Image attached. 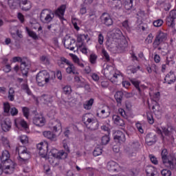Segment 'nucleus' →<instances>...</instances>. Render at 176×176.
Returning <instances> with one entry per match:
<instances>
[{"label": "nucleus", "instance_id": "f257e3e1", "mask_svg": "<svg viewBox=\"0 0 176 176\" xmlns=\"http://www.w3.org/2000/svg\"><path fill=\"white\" fill-rule=\"evenodd\" d=\"M10 157V154H9V151L6 150L3 151L1 157V162L5 164V170H10L9 171H5L6 174H12L14 170V162H13Z\"/></svg>", "mask_w": 176, "mask_h": 176}, {"label": "nucleus", "instance_id": "f03ea898", "mask_svg": "<svg viewBox=\"0 0 176 176\" xmlns=\"http://www.w3.org/2000/svg\"><path fill=\"white\" fill-rule=\"evenodd\" d=\"M56 75L54 77H50V74L46 70H43L38 72L36 76V80L38 85L41 87L45 86L46 83H50L51 80H54Z\"/></svg>", "mask_w": 176, "mask_h": 176}, {"label": "nucleus", "instance_id": "7ed1b4c3", "mask_svg": "<svg viewBox=\"0 0 176 176\" xmlns=\"http://www.w3.org/2000/svg\"><path fill=\"white\" fill-rule=\"evenodd\" d=\"M168 155V152H167V149L164 148L161 153L162 163L166 167H168L170 170H172L173 171H176V156H174L172 158V160H170L167 157Z\"/></svg>", "mask_w": 176, "mask_h": 176}, {"label": "nucleus", "instance_id": "20e7f679", "mask_svg": "<svg viewBox=\"0 0 176 176\" xmlns=\"http://www.w3.org/2000/svg\"><path fill=\"white\" fill-rule=\"evenodd\" d=\"M48 162L50 164H54V162H56V159H67V156H68V153H65L64 151H61L58 152L57 149H52L49 153Z\"/></svg>", "mask_w": 176, "mask_h": 176}, {"label": "nucleus", "instance_id": "39448f33", "mask_svg": "<svg viewBox=\"0 0 176 176\" xmlns=\"http://www.w3.org/2000/svg\"><path fill=\"white\" fill-rule=\"evenodd\" d=\"M53 19H54V13H53L51 10L44 9L41 11L40 14L41 23L49 24V23L53 21Z\"/></svg>", "mask_w": 176, "mask_h": 176}, {"label": "nucleus", "instance_id": "423d86ee", "mask_svg": "<svg viewBox=\"0 0 176 176\" xmlns=\"http://www.w3.org/2000/svg\"><path fill=\"white\" fill-rule=\"evenodd\" d=\"M167 41V34L160 32L157 34L155 38L153 43V49H157V50H162V47H159L162 43H164Z\"/></svg>", "mask_w": 176, "mask_h": 176}, {"label": "nucleus", "instance_id": "0eeeda50", "mask_svg": "<svg viewBox=\"0 0 176 176\" xmlns=\"http://www.w3.org/2000/svg\"><path fill=\"white\" fill-rule=\"evenodd\" d=\"M162 140L163 141H167L170 144L174 142V137L173 136V131L174 129L171 126H168V127H162Z\"/></svg>", "mask_w": 176, "mask_h": 176}, {"label": "nucleus", "instance_id": "6e6552de", "mask_svg": "<svg viewBox=\"0 0 176 176\" xmlns=\"http://www.w3.org/2000/svg\"><path fill=\"white\" fill-rule=\"evenodd\" d=\"M16 151L19 153V159L23 162H27L31 157V153L28 151L27 147L24 146L17 147Z\"/></svg>", "mask_w": 176, "mask_h": 176}, {"label": "nucleus", "instance_id": "1a4fd4ad", "mask_svg": "<svg viewBox=\"0 0 176 176\" xmlns=\"http://www.w3.org/2000/svg\"><path fill=\"white\" fill-rule=\"evenodd\" d=\"M47 143L41 142L40 144H37V149L41 157H47Z\"/></svg>", "mask_w": 176, "mask_h": 176}, {"label": "nucleus", "instance_id": "9d476101", "mask_svg": "<svg viewBox=\"0 0 176 176\" xmlns=\"http://www.w3.org/2000/svg\"><path fill=\"white\" fill-rule=\"evenodd\" d=\"M100 19L102 23L107 27H111V25L113 24V21L112 20V18H111V15L107 12H104Z\"/></svg>", "mask_w": 176, "mask_h": 176}, {"label": "nucleus", "instance_id": "9b49d317", "mask_svg": "<svg viewBox=\"0 0 176 176\" xmlns=\"http://www.w3.org/2000/svg\"><path fill=\"white\" fill-rule=\"evenodd\" d=\"M75 42V39L71 38V36H67L65 37L64 46L66 47V49H69V50H74Z\"/></svg>", "mask_w": 176, "mask_h": 176}, {"label": "nucleus", "instance_id": "f8f14e48", "mask_svg": "<svg viewBox=\"0 0 176 176\" xmlns=\"http://www.w3.org/2000/svg\"><path fill=\"white\" fill-rule=\"evenodd\" d=\"M157 142V136L152 133H148L146 136V144L148 145V146H151V145H155Z\"/></svg>", "mask_w": 176, "mask_h": 176}, {"label": "nucleus", "instance_id": "ddd939ff", "mask_svg": "<svg viewBox=\"0 0 176 176\" xmlns=\"http://www.w3.org/2000/svg\"><path fill=\"white\" fill-rule=\"evenodd\" d=\"M45 122L46 120H45V118H43V116L42 115H37L33 118V124L38 127L45 126Z\"/></svg>", "mask_w": 176, "mask_h": 176}, {"label": "nucleus", "instance_id": "4468645a", "mask_svg": "<svg viewBox=\"0 0 176 176\" xmlns=\"http://www.w3.org/2000/svg\"><path fill=\"white\" fill-rule=\"evenodd\" d=\"M12 128V121L10 118H7L4 120L3 122L1 123V129L6 133L9 131Z\"/></svg>", "mask_w": 176, "mask_h": 176}, {"label": "nucleus", "instance_id": "2eb2a0df", "mask_svg": "<svg viewBox=\"0 0 176 176\" xmlns=\"http://www.w3.org/2000/svg\"><path fill=\"white\" fill-rule=\"evenodd\" d=\"M114 140L116 141H118L120 144H122V142H124L126 141V136L124 135V133L120 131H117L115 135H114Z\"/></svg>", "mask_w": 176, "mask_h": 176}, {"label": "nucleus", "instance_id": "dca6fc26", "mask_svg": "<svg viewBox=\"0 0 176 176\" xmlns=\"http://www.w3.org/2000/svg\"><path fill=\"white\" fill-rule=\"evenodd\" d=\"M30 65L27 62L22 60L21 62L20 69L22 72L23 75L27 76L28 75V70L30 69Z\"/></svg>", "mask_w": 176, "mask_h": 176}, {"label": "nucleus", "instance_id": "f3484780", "mask_svg": "<svg viewBox=\"0 0 176 176\" xmlns=\"http://www.w3.org/2000/svg\"><path fill=\"white\" fill-rule=\"evenodd\" d=\"M65 9H67V6L65 4L61 5L56 10H55L56 16H58L59 19H63V17H64V14L65 13Z\"/></svg>", "mask_w": 176, "mask_h": 176}, {"label": "nucleus", "instance_id": "a211bd4d", "mask_svg": "<svg viewBox=\"0 0 176 176\" xmlns=\"http://www.w3.org/2000/svg\"><path fill=\"white\" fill-rule=\"evenodd\" d=\"M175 74L174 73H168L164 78V83H168V85H171L175 82Z\"/></svg>", "mask_w": 176, "mask_h": 176}, {"label": "nucleus", "instance_id": "6ab92c4d", "mask_svg": "<svg viewBox=\"0 0 176 176\" xmlns=\"http://www.w3.org/2000/svg\"><path fill=\"white\" fill-rule=\"evenodd\" d=\"M43 135H44L45 138H47L50 141H57V135H56V134L53 133V132L50 131H45L43 132Z\"/></svg>", "mask_w": 176, "mask_h": 176}, {"label": "nucleus", "instance_id": "aec40b11", "mask_svg": "<svg viewBox=\"0 0 176 176\" xmlns=\"http://www.w3.org/2000/svg\"><path fill=\"white\" fill-rule=\"evenodd\" d=\"M146 176H157L158 175L156 168L153 167V166H146Z\"/></svg>", "mask_w": 176, "mask_h": 176}, {"label": "nucleus", "instance_id": "412c9836", "mask_svg": "<svg viewBox=\"0 0 176 176\" xmlns=\"http://www.w3.org/2000/svg\"><path fill=\"white\" fill-rule=\"evenodd\" d=\"M123 96H124V94L122 91H118L115 94L114 98L117 102L118 107H120V105H122V101L123 100Z\"/></svg>", "mask_w": 176, "mask_h": 176}, {"label": "nucleus", "instance_id": "4be33fe9", "mask_svg": "<svg viewBox=\"0 0 176 176\" xmlns=\"http://www.w3.org/2000/svg\"><path fill=\"white\" fill-rule=\"evenodd\" d=\"M90 113H85L82 116V121L83 122L84 124L87 127L90 123H91V120L94 119L93 118L90 117Z\"/></svg>", "mask_w": 176, "mask_h": 176}, {"label": "nucleus", "instance_id": "5701e85b", "mask_svg": "<svg viewBox=\"0 0 176 176\" xmlns=\"http://www.w3.org/2000/svg\"><path fill=\"white\" fill-rule=\"evenodd\" d=\"M107 168L109 171H116L118 170V163L114 161H109L107 163Z\"/></svg>", "mask_w": 176, "mask_h": 176}, {"label": "nucleus", "instance_id": "b1692460", "mask_svg": "<svg viewBox=\"0 0 176 176\" xmlns=\"http://www.w3.org/2000/svg\"><path fill=\"white\" fill-rule=\"evenodd\" d=\"M52 124H53L52 130L54 133H57V131H61L62 126H61V122H60V120H57L54 121Z\"/></svg>", "mask_w": 176, "mask_h": 176}, {"label": "nucleus", "instance_id": "393cba45", "mask_svg": "<svg viewBox=\"0 0 176 176\" xmlns=\"http://www.w3.org/2000/svg\"><path fill=\"white\" fill-rule=\"evenodd\" d=\"M113 120L114 121L115 124H117V126H123L124 124V121L118 115L113 116Z\"/></svg>", "mask_w": 176, "mask_h": 176}, {"label": "nucleus", "instance_id": "a878e982", "mask_svg": "<svg viewBox=\"0 0 176 176\" xmlns=\"http://www.w3.org/2000/svg\"><path fill=\"white\" fill-rule=\"evenodd\" d=\"M23 0H8V5L11 9H16L19 5L21 4Z\"/></svg>", "mask_w": 176, "mask_h": 176}, {"label": "nucleus", "instance_id": "bb28decb", "mask_svg": "<svg viewBox=\"0 0 176 176\" xmlns=\"http://www.w3.org/2000/svg\"><path fill=\"white\" fill-rule=\"evenodd\" d=\"M67 65H69V67L66 69L67 74H73L74 75H75V74H78V72H76V67H75L74 64L69 62V64Z\"/></svg>", "mask_w": 176, "mask_h": 176}, {"label": "nucleus", "instance_id": "cd10ccee", "mask_svg": "<svg viewBox=\"0 0 176 176\" xmlns=\"http://www.w3.org/2000/svg\"><path fill=\"white\" fill-rule=\"evenodd\" d=\"M99 126L98 121L94 118L89 124V129L92 131L97 130Z\"/></svg>", "mask_w": 176, "mask_h": 176}, {"label": "nucleus", "instance_id": "c85d7f7f", "mask_svg": "<svg viewBox=\"0 0 176 176\" xmlns=\"http://www.w3.org/2000/svg\"><path fill=\"white\" fill-rule=\"evenodd\" d=\"M23 6H21V4L20 5L21 7H22V10H25V12L30 10L31 9V4L27 1V0H23L21 1Z\"/></svg>", "mask_w": 176, "mask_h": 176}, {"label": "nucleus", "instance_id": "c756f323", "mask_svg": "<svg viewBox=\"0 0 176 176\" xmlns=\"http://www.w3.org/2000/svg\"><path fill=\"white\" fill-rule=\"evenodd\" d=\"M109 115V111L104 109L101 110L100 113H97V116H99V118H102V119H105L106 118H108Z\"/></svg>", "mask_w": 176, "mask_h": 176}, {"label": "nucleus", "instance_id": "7c9ffc66", "mask_svg": "<svg viewBox=\"0 0 176 176\" xmlns=\"http://www.w3.org/2000/svg\"><path fill=\"white\" fill-rule=\"evenodd\" d=\"M175 19H173V18H172L171 16H170V15H168L166 19V25H168V27H171L173 28V27L175 25Z\"/></svg>", "mask_w": 176, "mask_h": 176}, {"label": "nucleus", "instance_id": "2f4dec72", "mask_svg": "<svg viewBox=\"0 0 176 176\" xmlns=\"http://www.w3.org/2000/svg\"><path fill=\"white\" fill-rule=\"evenodd\" d=\"M26 31L29 36H30V38H32V39H34V41H38V39H39V37L34 31L30 30L28 28H26Z\"/></svg>", "mask_w": 176, "mask_h": 176}, {"label": "nucleus", "instance_id": "473e14b6", "mask_svg": "<svg viewBox=\"0 0 176 176\" xmlns=\"http://www.w3.org/2000/svg\"><path fill=\"white\" fill-rule=\"evenodd\" d=\"M64 64H67V65H69V60L64 57H62L60 58V60L58 62V65L60 68H64Z\"/></svg>", "mask_w": 176, "mask_h": 176}, {"label": "nucleus", "instance_id": "72a5a7b5", "mask_svg": "<svg viewBox=\"0 0 176 176\" xmlns=\"http://www.w3.org/2000/svg\"><path fill=\"white\" fill-rule=\"evenodd\" d=\"M124 6L126 10H130L133 8V0H124Z\"/></svg>", "mask_w": 176, "mask_h": 176}, {"label": "nucleus", "instance_id": "f704fd0d", "mask_svg": "<svg viewBox=\"0 0 176 176\" xmlns=\"http://www.w3.org/2000/svg\"><path fill=\"white\" fill-rule=\"evenodd\" d=\"M72 60L74 63H75V64H78L79 67H81V68H83V67H85V65L81 63L80 60L79 59V58H78L76 55H72Z\"/></svg>", "mask_w": 176, "mask_h": 176}, {"label": "nucleus", "instance_id": "c9c22d12", "mask_svg": "<svg viewBox=\"0 0 176 176\" xmlns=\"http://www.w3.org/2000/svg\"><path fill=\"white\" fill-rule=\"evenodd\" d=\"M127 46L128 43L127 40H126V38H123L122 40H121L118 45V47H120V49H121V50H124V49L127 47Z\"/></svg>", "mask_w": 176, "mask_h": 176}, {"label": "nucleus", "instance_id": "e433bc0d", "mask_svg": "<svg viewBox=\"0 0 176 176\" xmlns=\"http://www.w3.org/2000/svg\"><path fill=\"white\" fill-rule=\"evenodd\" d=\"M141 146V144H140V142H133L131 145V149L134 151V152H137V151H140V147Z\"/></svg>", "mask_w": 176, "mask_h": 176}, {"label": "nucleus", "instance_id": "4c0bfd02", "mask_svg": "<svg viewBox=\"0 0 176 176\" xmlns=\"http://www.w3.org/2000/svg\"><path fill=\"white\" fill-rule=\"evenodd\" d=\"M94 102V99L91 98L89 101L87 102V104H84L85 109H90Z\"/></svg>", "mask_w": 176, "mask_h": 176}, {"label": "nucleus", "instance_id": "58836bf2", "mask_svg": "<svg viewBox=\"0 0 176 176\" xmlns=\"http://www.w3.org/2000/svg\"><path fill=\"white\" fill-rule=\"evenodd\" d=\"M109 141H111V139L109 138V135H105L102 138V145H107Z\"/></svg>", "mask_w": 176, "mask_h": 176}, {"label": "nucleus", "instance_id": "ea45409f", "mask_svg": "<svg viewBox=\"0 0 176 176\" xmlns=\"http://www.w3.org/2000/svg\"><path fill=\"white\" fill-rule=\"evenodd\" d=\"M102 153V148L100 147H96L94 150L93 155L94 156H100Z\"/></svg>", "mask_w": 176, "mask_h": 176}, {"label": "nucleus", "instance_id": "a19ab883", "mask_svg": "<svg viewBox=\"0 0 176 176\" xmlns=\"http://www.w3.org/2000/svg\"><path fill=\"white\" fill-rule=\"evenodd\" d=\"M22 112L23 113V116L28 119V116H30V109L28 107H22Z\"/></svg>", "mask_w": 176, "mask_h": 176}, {"label": "nucleus", "instance_id": "79ce46f5", "mask_svg": "<svg viewBox=\"0 0 176 176\" xmlns=\"http://www.w3.org/2000/svg\"><path fill=\"white\" fill-rule=\"evenodd\" d=\"M20 141L23 145L28 144V137L25 135H23L20 137Z\"/></svg>", "mask_w": 176, "mask_h": 176}, {"label": "nucleus", "instance_id": "37998d69", "mask_svg": "<svg viewBox=\"0 0 176 176\" xmlns=\"http://www.w3.org/2000/svg\"><path fill=\"white\" fill-rule=\"evenodd\" d=\"M87 36L85 35V34H80L77 36V42L78 43H81L80 45H79V47H82L83 46V43H82V38H86Z\"/></svg>", "mask_w": 176, "mask_h": 176}, {"label": "nucleus", "instance_id": "c03bdc74", "mask_svg": "<svg viewBox=\"0 0 176 176\" xmlns=\"http://www.w3.org/2000/svg\"><path fill=\"white\" fill-rule=\"evenodd\" d=\"M3 109L5 113H9L10 111V104L9 102L3 103Z\"/></svg>", "mask_w": 176, "mask_h": 176}, {"label": "nucleus", "instance_id": "a18cd8bd", "mask_svg": "<svg viewBox=\"0 0 176 176\" xmlns=\"http://www.w3.org/2000/svg\"><path fill=\"white\" fill-rule=\"evenodd\" d=\"M122 27L124 28H126L127 31H130L131 28H130V23H129V20H125L122 23Z\"/></svg>", "mask_w": 176, "mask_h": 176}, {"label": "nucleus", "instance_id": "49530a36", "mask_svg": "<svg viewBox=\"0 0 176 176\" xmlns=\"http://www.w3.org/2000/svg\"><path fill=\"white\" fill-rule=\"evenodd\" d=\"M147 120L150 124H153V123H155V120H153V116H152V113H147Z\"/></svg>", "mask_w": 176, "mask_h": 176}, {"label": "nucleus", "instance_id": "de8ad7c7", "mask_svg": "<svg viewBox=\"0 0 176 176\" xmlns=\"http://www.w3.org/2000/svg\"><path fill=\"white\" fill-rule=\"evenodd\" d=\"M21 89L23 90H25L26 93L29 95L31 96V91L30 90V88L28 87V85L27 84H23L21 86Z\"/></svg>", "mask_w": 176, "mask_h": 176}, {"label": "nucleus", "instance_id": "09e8293b", "mask_svg": "<svg viewBox=\"0 0 176 176\" xmlns=\"http://www.w3.org/2000/svg\"><path fill=\"white\" fill-rule=\"evenodd\" d=\"M132 85L135 86V87L138 90V91H141V88H140V82L134 80H131Z\"/></svg>", "mask_w": 176, "mask_h": 176}, {"label": "nucleus", "instance_id": "8fccbe9b", "mask_svg": "<svg viewBox=\"0 0 176 176\" xmlns=\"http://www.w3.org/2000/svg\"><path fill=\"white\" fill-rule=\"evenodd\" d=\"M154 27H162L163 25V20L157 19L153 22Z\"/></svg>", "mask_w": 176, "mask_h": 176}, {"label": "nucleus", "instance_id": "3c124183", "mask_svg": "<svg viewBox=\"0 0 176 176\" xmlns=\"http://www.w3.org/2000/svg\"><path fill=\"white\" fill-rule=\"evenodd\" d=\"M89 61L91 64H96L97 61V56L96 54H91L89 56Z\"/></svg>", "mask_w": 176, "mask_h": 176}, {"label": "nucleus", "instance_id": "603ef678", "mask_svg": "<svg viewBox=\"0 0 176 176\" xmlns=\"http://www.w3.org/2000/svg\"><path fill=\"white\" fill-rule=\"evenodd\" d=\"M161 174L163 176H171V171L168 169H163L161 171Z\"/></svg>", "mask_w": 176, "mask_h": 176}, {"label": "nucleus", "instance_id": "864d4df0", "mask_svg": "<svg viewBox=\"0 0 176 176\" xmlns=\"http://www.w3.org/2000/svg\"><path fill=\"white\" fill-rule=\"evenodd\" d=\"M118 112L124 119H127V115L126 114V111L123 109H118Z\"/></svg>", "mask_w": 176, "mask_h": 176}, {"label": "nucleus", "instance_id": "5fc2aeb1", "mask_svg": "<svg viewBox=\"0 0 176 176\" xmlns=\"http://www.w3.org/2000/svg\"><path fill=\"white\" fill-rule=\"evenodd\" d=\"M40 60L43 64H50L49 58H47L45 56H41Z\"/></svg>", "mask_w": 176, "mask_h": 176}, {"label": "nucleus", "instance_id": "6e6d98bb", "mask_svg": "<svg viewBox=\"0 0 176 176\" xmlns=\"http://www.w3.org/2000/svg\"><path fill=\"white\" fill-rule=\"evenodd\" d=\"M89 19L91 20V21H94V20H96V19H97V16H96V12H89Z\"/></svg>", "mask_w": 176, "mask_h": 176}, {"label": "nucleus", "instance_id": "4d7b16f0", "mask_svg": "<svg viewBox=\"0 0 176 176\" xmlns=\"http://www.w3.org/2000/svg\"><path fill=\"white\" fill-rule=\"evenodd\" d=\"M10 113L12 116H16L19 113V110L16 107H12L10 109Z\"/></svg>", "mask_w": 176, "mask_h": 176}, {"label": "nucleus", "instance_id": "13d9d810", "mask_svg": "<svg viewBox=\"0 0 176 176\" xmlns=\"http://www.w3.org/2000/svg\"><path fill=\"white\" fill-rule=\"evenodd\" d=\"M151 162L153 164H157V158H156V157L153 155H149Z\"/></svg>", "mask_w": 176, "mask_h": 176}, {"label": "nucleus", "instance_id": "bf43d9fd", "mask_svg": "<svg viewBox=\"0 0 176 176\" xmlns=\"http://www.w3.org/2000/svg\"><path fill=\"white\" fill-rule=\"evenodd\" d=\"M63 90L65 94H69L71 93V87L65 86L63 88Z\"/></svg>", "mask_w": 176, "mask_h": 176}, {"label": "nucleus", "instance_id": "052dcab7", "mask_svg": "<svg viewBox=\"0 0 176 176\" xmlns=\"http://www.w3.org/2000/svg\"><path fill=\"white\" fill-rule=\"evenodd\" d=\"M42 100H43V101H44V102L45 104H47V102H50L51 98H50V96H49L47 95H44L42 97Z\"/></svg>", "mask_w": 176, "mask_h": 176}, {"label": "nucleus", "instance_id": "680f3d73", "mask_svg": "<svg viewBox=\"0 0 176 176\" xmlns=\"http://www.w3.org/2000/svg\"><path fill=\"white\" fill-rule=\"evenodd\" d=\"M102 53L104 57L106 58V60L110 61L111 59L109 58V54H108V52H107L105 50H102Z\"/></svg>", "mask_w": 176, "mask_h": 176}, {"label": "nucleus", "instance_id": "e2e57ef3", "mask_svg": "<svg viewBox=\"0 0 176 176\" xmlns=\"http://www.w3.org/2000/svg\"><path fill=\"white\" fill-rule=\"evenodd\" d=\"M119 76H120L119 74L115 73L113 75V78H111L110 80L112 82V83H115V82H117V79L119 78Z\"/></svg>", "mask_w": 176, "mask_h": 176}, {"label": "nucleus", "instance_id": "0e129e2a", "mask_svg": "<svg viewBox=\"0 0 176 176\" xmlns=\"http://www.w3.org/2000/svg\"><path fill=\"white\" fill-rule=\"evenodd\" d=\"M169 16L175 20V19H176V10H171L169 12Z\"/></svg>", "mask_w": 176, "mask_h": 176}, {"label": "nucleus", "instance_id": "69168bd1", "mask_svg": "<svg viewBox=\"0 0 176 176\" xmlns=\"http://www.w3.org/2000/svg\"><path fill=\"white\" fill-rule=\"evenodd\" d=\"M170 8H171V4L169 2L164 3V10H166V12H168V10H170Z\"/></svg>", "mask_w": 176, "mask_h": 176}, {"label": "nucleus", "instance_id": "338daca9", "mask_svg": "<svg viewBox=\"0 0 176 176\" xmlns=\"http://www.w3.org/2000/svg\"><path fill=\"white\" fill-rule=\"evenodd\" d=\"M136 126H137L138 131H140V133H141V134H144V129H142V126H141V123L138 122L136 124Z\"/></svg>", "mask_w": 176, "mask_h": 176}, {"label": "nucleus", "instance_id": "774afa93", "mask_svg": "<svg viewBox=\"0 0 176 176\" xmlns=\"http://www.w3.org/2000/svg\"><path fill=\"white\" fill-rule=\"evenodd\" d=\"M98 43L100 45H102V43H104V36H102V34H99L98 35Z\"/></svg>", "mask_w": 176, "mask_h": 176}]
</instances>
